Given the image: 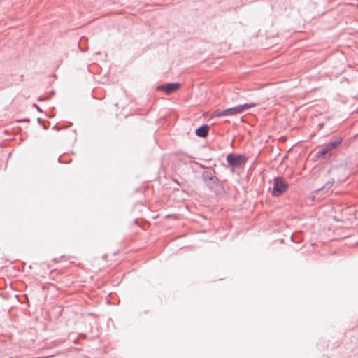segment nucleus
<instances>
[{
  "mask_svg": "<svg viewBox=\"0 0 358 358\" xmlns=\"http://www.w3.org/2000/svg\"><path fill=\"white\" fill-rule=\"evenodd\" d=\"M193 163L201 169H205V171L201 173V178L204 185L208 188L210 191L217 193L222 189V182L215 176V170L213 167H207L203 164L196 161H194Z\"/></svg>",
  "mask_w": 358,
  "mask_h": 358,
  "instance_id": "1",
  "label": "nucleus"
},
{
  "mask_svg": "<svg viewBox=\"0 0 358 358\" xmlns=\"http://www.w3.org/2000/svg\"><path fill=\"white\" fill-rule=\"evenodd\" d=\"M288 187V182L282 176H276L273 178L271 194L274 197H278L285 192Z\"/></svg>",
  "mask_w": 358,
  "mask_h": 358,
  "instance_id": "2",
  "label": "nucleus"
},
{
  "mask_svg": "<svg viewBox=\"0 0 358 358\" xmlns=\"http://www.w3.org/2000/svg\"><path fill=\"white\" fill-rule=\"evenodd\" d=\"M181 86V84L178 82H171L163 85H159L156 87L157 91L164 92L166 94H169L173 92L177 91Z\"/></svg>",
  "mask_w": 358,
  "mask_h": 358,
  "instance_id": "3",
  "label": "nucleus"
},
{
  "mask_svg": "<svg viewBox=\"0 0 358 358\" xmlns=\"http://www.w3.org/2000/svg\"><path fill=\"white\" fill-rule=\"evenodd\" d=\"M245 157L243 155L229 153L227 156V162L229 166L231 167L239 166L241 164V163L245 161Z\"/></svg>",
  "mask_w": 358,
  "mask_h": 358,
  "instance_id": "4",
  "label": "nucleus"
},
{
  "mask_svg": "<svg viewBox=\"0 0 358 358\" xmlns=\"http://www.w3.org/2000/svg\"><path fill=\"white\" fill-rule=\"evenodd\" d=\"M343 141V138L341 136L336 137L333 141H329L325 145V147L329 152L334 149L336 148Z\"/></svg>",
  "mask_w": 358,
  "mask_h": 358,
  "instance_id": "5",
  "label": "nucleus"
},
{
  "mask_svg": "<svg viewBox=\"0 0 358 358\" xmlns=\"http://www.w3.org/2000/svg\"><path fill=\"white\" fill-rule=\"evenodd\" d=\"M210 126L208 124H203L195 130V134L199 137H206L209 132Z\"/></svg>",
  "mask_w": 358,
  "mask_h": 358,
  "instance_id": "6",
  "label": "nucleus"
},
{
  "mask_svg": "<svg viewBox=\"0 0 358 358\" xmlns=\"http://www.w3.org/2000/svg\"><path fill=\"white\" fill-rule=\"evenodd\" d=\"M334 182V180L331 178V180L326 182L325 184L322 187H320L317 190H315V192L317 194L322 193V192H327L328 190H329L332 187Z\"/></svg>",
  "mask_w": 358,
  "mask_h": 358,
  "instance_id": "7",
  "label": "nucleus"
},
{
  "mask_svg": "<svg viewBox=\"0 0 358 358\" xmlns=\"http://www.w3.org/2000/svg\"><path fill=\"white\" fill-rule=\"evenodd\" d=\"M256 106H257V103H246L238 105V107L240 110V113H242L243 111L248 110L251 108L255 107Z\"/></svg>",
  "mask_w": 358,
  "mask_h": 358,
  "instance_id": "8",
  "label": "nucleus"
},
{
  "mask_svg": "<svg viewBox=\"0 0 358 358\" xmlns=\"http://www.w3.org/2000/svg\"><path fill=\"white\" fill-rule=\"evenodd\" d=\"M329 153L327 148L324 146L322 149L317 151L315 155V157L317 159H320L324 157L327 154Z\"/></svg>",
  "mask_w": 358,
  "mask_h": 358,
  "instance_id": "9",
  "label": "nucleus"
},
{
  "mask_svg": "<svg viewBox=\"0 0 358 358\" xmlns=\"http://www.w3.org/2000/svg\"><path fill=\"white\" fill-rule=\"evenodd\" d=\"M229 116H234L237 114H241L238 105L231 108H227Z\"/></svg>",
  "mask_w": 358,
  "mask_h": 358,
  "instance_id": "10",
  "label": "nucleus"
},
{
  "mask_svg": "<svg viewBox=\"0 0 358 358\" xmlns=\"http://www.w3.org/2000/svg\"><path fill=\"white\" fill-rule=\"evenodd\" d=\"M213 117H222V116H229V115H228V110L227 108V109H225L224 110H222V111L215 110L213 113Z\"/></svg>",
  "mask_w": 358,
  "mask_h": 358,
  "instance_id": "11",
  "label": "nucleus"
},
{
  "mask_svg": "<svg viewBox=\"0 0 358 358\" xmlns=\"http://www.w3.org/2000/svg\"><path fill=\"white\" fill-rule=\"evenodd\" d=\"M291 240L292 241L299 242L301 241V238L300 237L299 238L296 237V236L293 234L291 236Z\"/></svg>",
  "mask_w": 358,
  "mask_h": 358,
  "instance_id": "12",
  "label": "nucleus"
},
{
  "mask_svg": "<svg viewBox=\"0 0 358 358\" xmlns=\"http://www.w3.org/2000/svg\"><path fill=\"white\" fill-rule=\"evenodd\" d=\"M33 107H35V108H36L37 111H38V112H40V113H41V112H42V110L41 109V108H40V107H38L36 103H34V104H33Z\"/></svg>",
  "mask_w": 358,
  "mask_h": 358,
  "instance_id": "13",
  "label": "nucleus"
},
{
  "mask_svg": "<svg viewBox=\"0 0 358 358\" xmlns=\"http://www.w3.org/2000/svg\"><path fill=\"white\" fill-rule=\"evenodd\" d=\"M343 169L342 167H336V168H331V170L334 171V170H336L338 171V172H340L341 170H343Z\"/></svg>",
  "mask_w": 358,
  "mask_h": 358,
  "instance_id": "14",
  "label": "nucleus"
},
{
  "mask_svg": "<svg viewBox=\"0 0 358 358\" xmlns=\"http://www.w3.org/2000/svg\"><path fill=\"white\" fill-rule=\"evenodd\" d=\"M53 129H56L57 131L60 130V128L57 126V124L54 125Z\"/></svg>",
  "mask_w": 358,
  "mask_h": 358,
  "instance_id": "15",
  "label": "nucleus"
},
{
  "mask_svg": "<svg viewBox=\"0 0 358 358\" xmlns=\"http://www.w3.org/2000/svg\"><path fill=\"white\" fill-rule=\"evenodd\" d=\"M29 119H28V118L22 119V120H20V122H29Z\"/></svg>",
  "mask_w": 358,
  "mask_h": 358,
  "instance_id": "16",
  "label": "nucleus"
},
{
  "mask_svg": "<svg viewBox=\"0 0 358 358\" xmlns=\"http://www.w3.org/2000/svg\"><path fill=\"white\" fill-rule=\"evenodd\" d=\"M37 122H38L39 124H41V122H42V119H41L40 117H38V118H37Z\"/></svg>",
  "mask_w": 358,
  "mask_h": 358,
  "instance_id": "17",
  "label": "nucleus"
},
{
  "mask_svg": "<svg viewBox=\"0 0 358 358\" xmlns=\"http://www.w3.org/2000/svg\"><path fill=\"white\" fill-rule=\"evenodd\" d=\"M43 128H44V129H45V130H46V129H48V127H47V126H45V125H43Z\"/></svg>",
  "mask_w": 358,
  "mask_h": 358,
  "instance_id": "18",
  "label": "nucleus"
},
{
  "mask_svg": "<svg viewBox=\"0 0 358 358\" xmlns=\"http://www.w3.org/2000/svg\"><path fill=\"white\" fill-rule=\"evenodd\" d=\"M60 158H61L60 157H58V162H61V161H60Z\"/></svg>",
  "mask_w": 358,
  "mask_h": 358,
  "instance_id": "19",
  "label": "nucleus"
},
{
  "mask_svg": "<svg viewBox=\"0 0 358 358\" xmlns=\"http://www.w3.org/2000/svg\"><path fill=\"white\" fill-rule=\"evenodd\" d=\"M37 358H45V357H37Z\"/></svg>",
  "mask_w": 358,
  "mask_h": 358,
  "instance_id": "20",
  "label": "nucleus"
}]
</instances>
